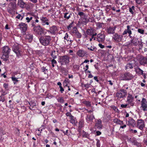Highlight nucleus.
<instances>
[{"label":"nucleus","instance_id":"nucleus-1","mask_svg":"<svg viewBox=\"0 0 147 147\" xmlns=\"http://www.w3.org/2000/svg\"><path fill=\"white\" fill-rule=\"evenodd\" d=\"M50 36H46L43 37H41L39 39L40 43L44 46L48 45L51 40Z\"/></svg>","mask_w":147,"mask_h":147},{"label":"nucleus","instance_id":"nucleus-2","mask_svg":"<svg viewBox=\"0 0 147 147\" xmlns=\"http://www.w3.org/2000/svg\"><path fill=\"white\" fill-rule=\"evenodd\" d=\"M69 57L65 55L60 57L59 62L61 65H67L69 62Z\"/></svg>","mask_w":147,"mask_h":147},{"label":"nucleus","instance_id":"nucleus-3","mask_svg":"<svg viewBox=\"0 0 147 147\" xmlns=\"http://www.w3.org/2000/svg\"><path fill=\"white\" fill-rule=\"evenodd\" d=\"M134 76L129 73H126L121 75L120 79L124 80H132Z\"/></svg>","mask_w":147,"mask_h":147},{"label":"nucleus","instance_id":"nucleus-4","mask_svg":"<svg viewBox=\"0 0 147 147\" xmlns=\"http://www.w3.org/2000/svg\"><path fill=\"white\" fill-rule=\"evenodd\" d=\"M11 49L9 47L7 46H4L3 47L2 52L4 53V54H5V55L6 57L5 60H7V58L8 57V54H9ZM4 55H3V57L4 56Z\"/></svg>","mask_w":147,"mask_h":147},{"label":"nucleus","instance_id":"nucleus-5","mask_svg":"<svg viewBox=\"0 0 147 147\" xmlns=\"http://www.w3.org/2000/svg\"><path fill=\"white\" fill-rule=\"evenodd\" d=\"M137 127L142 130L145 126L144 121L142 119L137 120Z\"/></svg>","mask_w":147,"mask_h":147},{"label":"nucleus","instance_id":"nucleus-6","mask_svg":"<svg viewBox=\"0 0 147 147\" xmlns=\"http://www.w3.org/2000/svg\"><path fill=\"white\" fill-rule=\"evenodd\" d=\"M23 34H25L27 28V25L25 23L21 22L18 25Z\"/></svg>","mask_w":147,"mask_h":147},{"label":"nucleus","instance_id":"nucleus-7","mask_svg":"<svg viewBox=\"0 0 147 147\" xmlns=\"http://www.w3.org/2000/svg\"><path fill=\"white\" fill-rule=\"evenodd\" d=\"M12 50L13 51L16 53L17 56L19 57L21 56V53L19 45H13L12 48Z\"/></svg>","mask_w":147,"mask_h":147},{"label":"nucleus","instance_id":"nucleus-8","mask_svg":"<svg viewBox=\"0 0 147 147\" xmlns=\"http://www.w3.org/2000/svg\"><path fill=\"white\" fill-rule=\"evenodd\" d=\"M141 108L144 111H147V102L144 98L142 99L141 101Z\"/></svg>","mask_w":147,"mask_h":147},{"label":"nucleus","instance_id":"nucleus-9","mask_svg":"<svg viewBox=\"0 0 147 147\" xmlns=\"http://www.w3.org/2000/svg\"><path fill=\"white\" fill-rule=\"evenodd\" d=\"M105 39V36L103 33H100L97 36L96 40L98 42H103Z\"/></svg>","mask_w":147,"mask_h":147},{"label":"nucleus","instance_id":"nucleus-10","mask_svg":"<svg viewBox=\"0 0 147 147\" xmlns=\"http://www.w3.org/2000/svg\"><path fill=\"white\" fill-rule=\"evenodd\" d=\"M86 33L88 35L92 36V37L97 34V33L94 32V30L91 28L87 29L86 31Z\"/></svg>","mask_w":147,"mask_h":147},{"label":"nucleus","instance_id":"nucleus-11","mask_svg":"<svg viewBox=\"0 0 147 147\" xmlns=\"http://www.w3.org/2000/svg\"><path fill=\"white\" fill-rule=\"evenodd\" d=\"M123 35H119L117 34H115L113 36V38L117 42L121 41Z\"/></svg>","mask_w":147,"mask_h":147},{"label":"nucleus","instance_id":"nucleus-12","mask_svg":"<svg viewBox=\"0 0 147 147\" xmlns=\"http://www.w3.org/2000/svg\"><path fill=\"white\" fill-rule=\"evenodd\" d=\"M131 26H130L129 25H128L127 26V29L125 30L122 34L123 35L126 34L128 33L129 34V36L130 38H131L132 36H131V35L132 34V32L131 29Z\"/></svg>","mask_w":147,"mask_h":147},{"label":"nucleus","instance_id":"nucleus-13","mask_svg":"<svg viewBox=\"0 0 147 147\" xmlns=\"http://www.w3.org/2000/svg\"><path fill=\"white\" fill-rule=\"evenodd\" d=\"M126 95V92L125 90H122L118 92L116 94V96L118 98H121L125 96Z\"/></svg>","mask_w":147,"mask_h":147},{"label":"nucleus","instance_id":"nucleus-14","mask_svg":"<svg viewBox=\"0 0 147 147\" xmlns=\"http://www.w3.org/2000/svg\"><path fill=\"white\" fill-rule=\"evenodd\" d=\"M95 127L98 129L102 128V121L100 119L95 120Z\"/></svg>","mask_w":147,"mask_h":147},{"label":"nucleus","instance_id":"nucleus-15","mask_svg":"<svg viewBox=\"0 0 147 147\" xmlns=\"http://www.w3.org/2000/svg\"><path fill=\"white\" fill-rule=\"evenodd\" d=\"M80 22L83 24H86L88 21V19L87 15L80 18Z\"/></svg>","mask_w":147,"mask_h":147},{"label":"nucleus","instance_id":"nucleus-16","mask_svg":"<svg viewBox=\"0 0 147 147\" xmlns=\"http://www.w3.org/2000/svg\"><path fill=\"white\" fill-rule=\"evenodd\" d=\"M40 19L41 21V24L42 25L44 26L45 25H49V20L47 18L45 17H41L40 18Z\"/></svg>","mask_w":147,"mask_h":147},{"label":"nucleus","instance_id":"nucleus-17","mask_svg":"<svg viewBox=\"0 0 147 147\" xmlns=\"http://www.w3.org/2000/svg\"><path fill=\"white\" fill-rule=\"evenodd\" d=\"M95 119L94 115L93 114H88L87 115L86 120L88 123L91 122L92 120Z\"/></svg>","mask_w":147,"mask_h":147},{"label":"nucleus","instance_id":"nucleus-18","mask_svg":"<svg viewBox=\"0 0 147 147\" xmlns=\"http://www.w3.org/2000/svg\"><path fill=\"white\" fill-rule=\"evenodd\" d=\"M115 27H110L107 29V32L109 34H113L115 32Z\"/></svg>","mask_w":147,"mask_h":147},{"label":"nucleus","instance_id":"nucleus-19","mask_svg":"<svg viewBox=\"0 0 147 147\" xmlns=\"http://www.w3.org/2000/svg\"><path fill=\"white\" fill-rule=\"evenodd\" d=\"M57 31V28L56 26H53L51 27L50 28V30H48V31L50 32L51 34H54Z\"/></svg>","mask_w":147,"mask_h":147},{"label":"nucleus","instance_id":"nucleus-20","mask_svg":"<svg viewBox=\"0 0 147 147\" xmlns=\"http://www.w3.org/2000/svg\"><path fill=\"white\" fill-rule=\"evenodd\" d=\"M127 125L134 127L135 125V121L133 119L131 118L128 121Z\"/></svg>","mask_w":147,"mask_h":147},{"label":"nucleus","instance_id":"nucleus-21","mask_svg":"<svg viewBox=\"0 0 147 147\" xmlns=\"http://www.w3.org/2000/svg\"><path fill=\"white\" fill-rule=\"evenodd\" d=\"M140 63L141 65H143L147 64V58L144 57L141 58L140 61Z\"/></svg>","mask_w":147,"mask_h":147},{"label":"nucleus","instance_id":"nucleus-22","mask_svg":"<svg viewBox=\"0 0 147 147\" xmlns=\"http://www.w3.org/2000/svg\"><path fill=\"white\" fill-rule=\"evenodd\" d=\"M131 42L134 46H137L138 44V38H134L130 40Z\"/></svg>","mask_w":147,"mask_h":147},{"label":"nucleus","instance_id":"nucleus-23","mask_svg":"<svg viewBox=\"0 0 147 147\" xmlns=\"http://www.w3.org/2000/svg\"><path fill=\"white\" fill-rule=\"evenodd\" d=\"M113 122L114 123H115L117 124H119L121 125H122L123 124V121H121L117 118H115L113 119Z\"/></svg>","mask_w":147,"mask_h":147},{"label":"nucleus","instance_id":"nucleus-24","mask_svg":"<svg viewBox=\"0 0 147 147\" xmlns=\"http://www.w3.org/2000/svg\"><path fill=\"white\" fill-rule=\"evenodd\" d=\"M77 54L80 57H83L85 55V53L83 50H80L78 51Z\"/></svg>","mask_w":147,"mask_h":147},{"label":"nucleus","instance_id":"nucleus-25","mask_svg":"<svg viewBox=\"0 0 147 147\" xmlns=\"http://www.w3.org/2000/svg\"><path fill=\"white\" fill-rule=\"evenodd\" d=\"M41 27L40 26L38 25L36 26H35L33 28L34 31L36 34H38L39 32Z\"/></svg>","mask_w":147,"mask_h":147},{"label":"nucleus","instance_id":"nucleus-26","mask_svg":"<svg viewBox=\"0 0 147 147\" xmlns=\"http://www.w3.org/2000/svg\"><path fill=\"white\" fill-rule=\"evenodd\" d=\"M26 38L28 39L29 42H31L33 40V36L31 34H27L26 36Z\"/></svg>","mask_w":147,"mask_h":147},{"label":"nucleus","instance_id":"nucleus-27","mask_svg":"<svg viewBox=\"0 0 147 147\" xmlns=\"http://www.w3.org/2000/svg\"><path fill=\"white\" fill-rule=\"evenodd\" d=\"M24 13H22L21 14H19L18 15L16 16V18L22 20L24 17Z\"/></svg>","mask_w":147,"mask_h":147},{"label":"nucleus","instance_id":"nucleus-28","mask_svg":"<svg viewBox=\"0 0 147 147\" xmlns=\"http://www.w3.org/2000/svg\"><path fill=\"white\" fill-rule=\"evenodd\" d=\"M71 13H64V17L67 20H68L71 17Z\"/></svg>","mask_w":147,"mask_h":147},{"label":"nucleus","instance_id":"nucleus-29","mask_svg":"<svg viewBox=\"0 0 147 147\" xmlns=\"http://www.w3.org/2000/svg\"><path fill=\"white\" fill-rule=\"evenodd\" d=\"M57 51H53L51 53V55L54 59H56L57 58Z\"/></svg>","mask_w":147,"mask_h":147},{"label":"nucleus","instance_id":"nucleus-30","mask_svg":"<svg viewBox=\"0 0 147 147\" xmlns=\"http://www.w3.org/2000/svg\"><path fill=\"white\" fill-rule=\"evenodd\" d=\"M136 71L138 73L141 75L144 74L143 71L140 68H137L135 69Z\"/></svg>","mask_w":147,"mask_h":147},{"label":"nucleus","instance_id":"nucleus-31","mask_svg":"<svg viewBox=\"0 0 147 147\" xmlns=\"http://www.w3.org/2000/svg\"><path fill=\"white\" fill-rule=\"evenodd\" d=\"M64 39L65 40H66L67 41H69L71 43L72 42V40L70 39L67 33H66L65 36L64 37Z\"/></svg>","mask_w":147,"mask_h":147},{"label":"nucleus","instance_id":"nucleus-32","mask_svg":"<svg viewBox=\"0 0 147 147\" xmlns=\"http://www.w3.org/2000/svg\"><path fill=\"white\" fill-rule=\"evenodd\" d=\"M18 4V5L21 7H23L25 4V3L21 0L19 1Z\"/></svg>","mask_w":147,"mask_h":147},{"label":"nucleus","instance_id":"nucleus-33","mask_svg":"<svg viewBox=\"0 0 147 147\" xmlns=\"http://www.w3.org/2000/svg\"><path fill=\"white\" fill-rule=\"evenodd\" d=\"M12 81H13V83L14 84H17L18 81V78H16L15 77H13L11 78Z\"/></svg>","mask_w":147,"mask_h":147},{"label":"nucleus","instance_id":"nucleus-34","mask_svg":"<svg viewBox=\"0 0 147 147\" xmlns=\"http://www.w3.org/2000/svg\"><path fill=\"white\" fill-rule=\"evenodd\" d=\"M41 70L42 72H44L45 74H46L48 72L47 69H46V67H43L41 68Z\"/></svg>","mask_w":147,"mask_h":147},{"label":"nucleus","instance_id":"nucleus-35","mask_svg":"<svg viewBox=\"0 0 147 147\" xmlns=\"http://www.w3.org/2000/svg\"><path fill=\"white\" fill-rule=\"evenodd\" d=\"M133 68L132 65L131 63H128L126 66V68L127 69H131Z\"/></svg>","mask_w":147,"mask_h":147},{"label":"nucleus","instance_id":"nucleus-36","mask_svg":"<svg viewBox=\"0 0 147 147\" xmlns=\"http://www.w3.org/2000/svg\"><path fill=\"white\" fill-rule=\"evenodd\" d=\"M135 7L134 6H133L129 8V11L132 14L134 13V9Z\"/></svg>","mask_w":147,"mask_h":147},{"label":"nucleus","instance_id":"nucleus-37","mask_svg":"<svg viewBox=\"0 0 147 147\" xmlns=\"http://www.w3.org/2000/svg\"><path fill=\"white\" fill-rule=\"evenodd\" d=\"M57 101L58 102L63 103L64 102V100L63 97H59L57 99Z\"/></svg>","mask_w":147,"mask_h":147},{"label":"nucleus","instance_id":"nucleus-38","mask_svg":"<svg viewBox=\"0 0 147 147\" xmlns=\"http://www.w3.org/2000/svg\"><path fill=\"white\" fill-rule=\"evenodd\" d=\"M138 32L141 34H144V31L142 29L139 28L138 30Z\"/></svg>","mask_w":147,"mask_h":147},{"label":"nucleus","instance_id":"nucleus-39","mask_svg":"<svg viewBox=\"0 0 147 147\" xmlns=\"http://www.w3.org/2000/svg\"><path fill=\"white\" fill-rule=\"evenodd\" d=\"M32 19V16H30L29 17H27L26 18V20L27 21V22L29 23Z\"/></svg>","mask_w":147,"mask_h":147},{"label":"nucleus","instance_id":"nucleus-40","mask_svg":"<svg viewBox=\"0 0 147 147\" xmlns=\"http://www.w3.org/2000/svg\"><path fill=\"white\" fill-rule=\"evenodd\" d=\"M70 122L71 123H72L73 124H75V120L74 119V117L73 116L72 117H70Z\"/></svg>","mask_w":147,"mask_h":147},{"label":"nucleus","instance_id":"nucleus-41","mask_svg":"<svg viewBox=\"0 0 147 147\" xmlns=\"http://www.w3.org/2000/svg\"><path fill=\"white\" fill-rule=\"evenodd\" d=\"M78 32V30L77 28H74L71 31V32L72 33H76Z\"/></svg>","mask_w":147,"mask_h":147},{"label":"nucleus","instance_id":"nucleus-42","mask_svg":"<svg viewBox=\"0 0 147 147\" xmlns=\"http://www.w3.org/2000/svg\"><path fill=\"white\" fill-rule=\"evenodd\" d=\"M78 15L80 16V18L86 15L82 12H79L78 13Z\"/></svg>","mask_w":147,"mask_h":147},{"label":"nucleus","instance_id":"nucleus-43","mask_svg":"<svg viewBox=\"0 0 147 147\" xmlns=\"http://www.w3.org/2000/svg\"><path fill=\"white\" fill-rule=\"evenodd\" d=\"M5 100L4 97L3 96L1 95L0 96V102L1 101L3 102Z\"/></svg>","mask_w":147,"mask_h":147},{"label":"nucleus","instance_id":"nucleus-44","mask_svg":"<svg viewBox=\"0 0 147 147\" xmlns=\"http://www.w3.org/2000/svg\"><path fill=\"white\" fill-rule=\"evenodd\" d=\"M42 131V129H41L40 131V129H38L36 130V133L38 134V135H41V131Z\"/></svg>","mask_w":147,"mask_h":147},{"label":"nucleus","instance_id":"nucleus-45","mask_svg":"<svg viewBox=\"0 0 147 147\" xmlns=\"http://www.w3.org/2000/svg\"><path fill=\"white\" fill-rule=\"evenodd\" d=\"M77 36V37L80 38L82 36L81 34L78 31L75 34Z\"/></svg>","mask_w":147,"mask_h":147},{"label":"nucleus","instance_id":"nucleus-46","mask_svg":"<svg viewBox=\"0 0 147 147\" xmlns=\"http://www.w3.org/2000/svg\"><path fill=\"white\" fill-rule=\"evenodd\" d=\"M96 146L97 147H100V143L99 140H97Z\"/></svg>","mask_w":147,"mask_h":147},{"label":"nucleus","instance_id":"nucleus-47","mask_svg":"<svg viewBox=\"0 0 147 147\" xmlns=\"http://www.w3.org/2000/svg\"><path fill=\"white\" fill-rule=\"evenodd\" d=\"M66 115L67 116H69L70 118L71 117H72L73 116L71 115V113L69 112L66 113Z\"/></svg>","mask_w":147,"mask_h":147},{"label":"nucleus","instance_id":"nucleus-48","mask_svg":"<svg viewBox=\"0 0 147 147\" xmlns=\"http://www.w3.org/2000/svg\"><path fill=\"white\" fill-rule=\"evenodd\" d=\"M95 47L92 46H91L90 47L88 48V49L91 51H93L95 49Z\"/></svg>","mask_w":147,"mask_h":147},{"label":"nucleus","instance_id":"nucleus-49","mask_svg":"<svg viewBox=\"0 0 147 147\" xmlns=\"http://www.w3.org/2000/svg\"><path fill=\"white\" fill-rule=\"evenodd\" d=\"M105 44L106 46H107L108 45H111V42L110 40H109L107 41V42H105Z\"/></svg>","mask_w":147,"mask_h":147},{"label":"nucleus","instance_id":"nucleus-50","mask_svg":"<svg viewBox=\"0 0 147 147\" xmlns=\"http://www.w3.org/2000/svg\"><path fill=\"white\" fill-rule=\"evenodd\" d=\"M42 32V35H45L47 33V30L44 29H43Z\"/></svg>","mask_w":147,"mask_h":147},{"label":"nucleus","instance_id":"nucleus-51","mask_svg":"<svg viewBox=\"0 0 147 147\" xmlns=\"http://www.w3.org/2000/svg\"><path fill=\"white\" fill-rule=\"evenodd\" d=\"M99 47L101 49H103L105 47L104 45H102L101 43H99L98 44Z\"/></svg>","mask_w":147,"mask_h":147},{"label":"nucleus","instance_id":"nucleus-52","mask_svg":"<svg viewBox=\"0 0 147 147\" xmlns=\"http://www.w3.org/2000/svg\"><path fill=\"white\" fill-rule=\"evenodd\" d=\"M129 131H130L131 132L133 133H136L137 132V131L136 130H133L132 129H129Z\"/></svg>","mask_w":147,"mask_h":147},{"label":"nucleus","instance_id":"nucleus-53","mask_svg":"<svg viewBox=\"0 0 147 147\" xmlns=\"http://www.w3.org/2000/svg\"><path fill=\"white\" fill-rule=\"evenodd\" d=\"M57 62L56 60H55L54 59H53V60H51V63L54 64H56L57 63Z\"/></svg>","mask_w":147,"mask_h":147},{"label":"nucleus","instance_id":"nucleus-54","mask_svg":"<svg viewBox=\"0 0 147 147\" xmlns=\"http://www.w3.org/2000/svg\"><path fill=\"white\" fill-rule=\"evenodd\" d=\"M8 84L6 83H4L3 85V86L5 89H7L8 88Z\"/></svg>","mask_w":147,"mask_h":147},{"label":"nucleus","instance_id":"nucleus-55","mask_svg":"<svg viewBox=\"0 0 147 147\" xmlns=\"http://www.w3.org/2000/svg\"><path fill=\"white\" fill-rule=\"evenodd\" d=\"M43 28H41L40 30H39V32L38 33V34L39 35H42V30H43Z\"/></svg>","mask_w":147,"mask_h":147},{"label":"nucleus","instance_id":"nucleus-56","mask_svg":"<svg viewBox=\"0 0 147 147\" xmlns=\"http://www.w3.org/2000/svg\"><path fill=\"white\" fill-rule=\"evenodd\" d=\"M113 110L117 112H118L119 111L117 107L115 106L113 107Z\"/></svg>","mask_w":147,"mask_h":147},{"label":"nucleus","instance_id":"nucleus-57","mask_svg":"<svg viewBox=\"0 0 147 147\" xmlns=\"http://www.w3.org/2000/svg\"><path fill=\"white\" fill-rule=\"evenodd\" d=\"M71 27H72V25L71 24H70L67 27V28L69 30L71 29Z\"/></svg>","mask_w":147,"mask_h":147},{"label":"nucleus","instance_id":"nucleus-58","mask_svg":"<svg viewBox=\"0 0 147 147\" xmlns=\"http://www.w3.org/2000/svg\"><path fill=\"white\" fill-rule=\"evenodd\" d=\"M127 106V104H125V105L122 104V105H121V107L124 108H125Z\"/></svg>","mask_w":147,"mask_h":147},{"label":"nucleus","instance_id":"nucleus-59","mask_svg":"<svg viewBox=\"0 0 147 147\" xmlns=\"http://www.w3.org/2000/svg\"><path fill=\"white\" fill-rule=\"evenodd\" d=\"M7 94V92H5V91H3V90H2L1 95L4 96V95H6Z\"/></svg>","mask_w":147,"mask_h":147},{"label":"nucleus","instance_id":"nucleus-60","mask_svg":"<svg viewBox=\"0 0 147 147\" xmlns=\"http://www.w3.org/2000/svg\"><path fill=\"white\" fill-rule=\"evenodd\" d=\"M59 88H60V91L61 92V93H62L63 91H64V89L63 88L62 86L60 87Z\"/></svg>","mask_w":147,"mask_h":147},{"label":"nucleus","instance_id":"nucleus-61","mask_svg":"<svg viewBox=\"0 0 147 147\" xmlns=\"http://www.w3.org/2000/svg\"><path fill=\"white\" fill-rule=\"evenodd\" d=\"M126 127V125H123V126H121L120 127V128H122V129H123V128H124L125 127Z\"/></svg>","mask_w":147,"mask_h":147},{"label":"nucleus","instance_id":"nucleus-62","mask_svg":"<svg viewBox=\"0 0 147 147\" xmlns=\"http://www.w3.org/2000/svg\"><path fill=\"white\" fill-rule=\"evenodd\" d=\"M52 120H53V121L54 123H55L57 122V120H56V119H54V118Z\"/></svg>","mask_w":147,"mask_h":147},{"label":"nucleus","instance_id":"nucleus-63","mask_svg":"<svg viewBox=\"0 0 147 147\" xmlns=\"http://www.w3.org/2000/svg\"><path fill=\"white\" fill-rule=\"evenodd\" d=\"M86 104L87 106H89V107H90L91 106L90 103L89 102H86Z\"/></svg>","mask_w":147,"mask_h":147},{"label":"nucleus","instance_id":"nucleus-64","mask_svg":"<svg viewBox=\"0 0 147 147\" xmlns=\"http://www.w3.org/2000/svg\"><path fill=\"white\" fill-rule=\"evenodd\" d=\"M94 79L97 82H98V80L97 79V78L96 76H95L94 77Z\"/></svg>","mask_w":147,"mask_h":147}]
</instances>
